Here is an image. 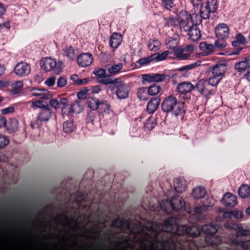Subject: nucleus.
<instances>
[{
	"mask_svg": "<svg viewBox=\"0 0 250 250\" xmlns=\"http://www.w3.org/2000/svg\"><path fill=\"white\" fill-rule=\"evenodd\" d=\"M151 234H146L149 238L154 239L156 242L160 244L163 247H173L175 249L176 244L174 241L168 235H170L167 232H162L161 225L156 223L153 224L148 229Z\"/></svg>",
	"mask_w": 250,
	"mask_h": 250,
	"instance_id": "nucleus-1",
	"label": "nucleus"
},
{
	"mask_svg": "<svg viewBox=\"0 0 250 250\" xmlns=\"http://www.w3.org/2000/svg\"><path fill=\"white\" fill-rule=\"evenodd\" d=\"M185 104L184 102H178L177 99L172 96L167 97L161 104V109L166 113H172L177 117H183L186 113Z\"/></svg>",
	"mask_w": 250,
	"mask_h": 250,
	"instance_id": "nucleus-2",
	"label": "nucleus"
},
{
	"mask_svg": "<svg viewBox=\"0 0 250 250\" xmlns=\"http://www.w3.org/2000/svg\"><path fill=\"white\" fill-rule=\"evenodd\" d=\"M227 70V64L225 61L218 62L209 67L208 74L209 83L213 84H218L224 77Z\"/></svg>",
	"mask_w": 250,
	"mask_h": 250,
	"instance_id": "nucleus-3",
	"label": "nucleus"
},
{
	"mask_svg": "<svg viewBox=\"0 0 250 250\" xmlns=\"http://www.w3.org/2000/svg\"><path fill=\"white\" fill-rule=\"evenodd\" d=\"M108 86L114 93H116L119 99H125L128 97L129 88L128 85L120 78L113 79Z\"/></svg>",
	"mask_w": 250,
	"mask_h": 250,
	"instance_id": "nucleus-4",
	"label": "nucleus"
},
{
	"mask_svg": "<svg viewBox=\"0 0 250 250\" xmlns=\"http://www.w3.org/2000/svg\"><path fill=\"white\" fill-rule=\"evenodd\" d=\"M238 229L234 236L229 237L230 243L232 245L240 246L243 250H250V240L244 241L238 239L241 237L249 235L250 231L248 229H244L242 227H238Z\"/></svg>",
	"mask_w": 250,
	"mask_h": 250,
	"instance_id": "nucleus-5",
	"label": "nucleus"
},
{
	"mask_svg": "<svg viewBox=\"0 0 250 250\" xmlns=\"http://www.w3.org/2000/svg\"><path fill=\"white\" fill-rule=\"evenodd\" d=\"M40 64L41 68L45 71L54 70L57 73H59L62 70L63 63L62 61L57 62L55 59L45 58L42 60Z\"/></svg>",
	"mask_w": 250,
	"mask_h": 250,
	"instance_id": "nucleus-6",
	"label": "nucleus"
},
{
	"mask_svg": "<svg viewBox=\"0 0 250 250\" xmlns=\"http://www.w3.org/2000/svg\"><path fill=\"white\" fill-rule=\"evenodd\" d=\"M200 234V230L198 227L195 226L187 227L186 225L177 227L174 235L182 236L186 235L191 237H197Z\"/></svg>",
	"mask_w": 250,
	"mask_h": 250,
	"instance_id": "nucleus-7",
	"label": "nucleus"
},
{
	"mask_svg": "<svg viewBox=\"0 0 250 250\" xmlns=\"http://www.w3.org/2000/svg\"><path fill=\"white\" fill-rule=\"evenodd\" d=\"M217 85V84H213L210 83L209 79L208 78V80L204 79L199 80L195 86V89L202 94L207 96L212 94L213 90L210 89L209 86H215Z\"/></svg>",
	"mask_w": 250,
	"mask_h": 250,
	"instance_id": "nucleus-8",
	"label": "nucleus"
},
{
	"mask_svg": "<svg viewBox=\"0 0 250 250\" xmlns=\"http://www.w3.org/2000/svg\"><path fill=\"white\" fill-rule=\"evenodd\" d=\"M193 45H187L184 48L178 47L174 52V55L178 60H187L190 59V53L194 50Z\"/></svg>",
	"mask_w": 250,
	"mask_h": 250,
	"instance_id": "nucleus-9",
	"label": "nucleus"
},
{
	"mask_svg": "<svg viewBox=\"0 0 250 250\" xmlns=\"http://www.w3.org/2000/svg\"><path fill=\"white\" fill-rule=\"evenodd\" d=\"M180 15L186 17L185 19H180L178 22L180 28L181 30L188 32L191 28L192 22H194L192 20V16L186 11H181Z\"/></svg>",
	"mask_w": 250,
	"mask_h": 250,
	"instance_id": "nucleus-10",
	"label": "nucleus"
},
{
	"mask_svg": "<svg viewBox=\"0 0 250 250\" xmlns=\"http://www.w3.org/2000/svg\"><path fill=\"white\" fill-rule=\"evenodd\" d=\"M31 67L30 65L24 62H18L14 69V73L19 77H25L30 74Z\"/></svg>",
	"mask_w": 250,
	"mask_h": 250,
	"instance_id": "nucleus-11",
	"label": "nucleus"
},
{
	"mask_svg": "<svg viewBox=\"0 0 250 250\" xmlns=\"http://www.w3.org/2000/svg\"><path fill=\"white\" fill-rule=\"evenodd\" d=\"M93 74L97 77V81L99 83L105 85L109 84L113 80L111 75H106V70L103 68L95 70Z\"/></svg>",
	"mask_w": 250,
	"mask_h": 250,
	"instance_id": "nucleus-12",
	"label": "nucleus"
},
{
	"mask_svg": "<svg viewBox=\"0 0 250 250\" xmlns=\"http://www.w3.org/2000/svg\"><path fill=\"white\" fill-rule=\"evenodd\" d=\"M168 76L165 74L152 73L144 74L142 76L143 80L150 83H160L168 80Z\"/></svg>",
	"mask_w": 250,
	"mask_h": 250,
	"instance_id": "nucleus-13",
	"label": "nucleus"
},
{
	"mask_svg": "<svg viewBox=\"0 0 250 250\" xmlns=\"http://www.w3.org/2000/svg\"><path fill=\"white\" fill-rule=\"evenodd\" d=\"M201 23L202 20L201 19L195 23L192 22L191 28L188 32L189 38L193 42L198 41L201 39V31L198 26Z\"/></svg>",
	"mask_w": 250,
	"mask_h": 250,
	"instance_id": "nucleus-14",
	"label": "nucleus"
},
{
	"mask_svg": "<svg viewBox=\"0 0 250 250\" xmlns=\"http://www.w3.org/2000/svg\"><path fill=\"white\" fill-rule=\"evenodd\" d=\"M80 105L78 103L75 102L72 104L68 103V100L66 98V101L64 104H62L61 106L62 113L63 115H69L72 113H78L79 111L77 110L78 108H80Z\"/></svg>",
	"mask_w": 250,
	"mask_h": 250,
	"instance_id": "nucleus-15",
	"label": "nucleus"
},
{
	"mask_svg": "<svg viewBox=\"0 0 250 250\" xmlns=\"http://www.w3.org/2000/svg\"><path fill=\"white\" fill-rule=\"evenodd\" d=\"M215 33L217 38L227 39L229 34V27L225 23H220L215 28Z\"/></svg>",
	"mask_w": 250,
	"mask_h": 250,
	"instance_id": "nucleus-16",
	"label": "nucleus"
},
{
	"mask_svg": "<svg viewBox=\"0 0 250 250\" xmlns=\"http://www.w3.org/2000/svg\"><path fill=\"white\" fill-rule=\"evenodd\" d=\"M172 209L175 211L184 209L186 207L185 201L179 196H173L170 200Z\"/></svg>",
	"mask_w": 250,
	"mask_h": 250,
	"instance_id": "nucleus-17",
	"label": "nucleus"
},
{
	"mask_svg": "<svg viewBox=\"0 0 250 250\" xmlns=\"http://www.w3.org/2000/svg\"><path fill=\"white\" fill-rule=\"evenodd\" d=\"M93 55L90 53H81L77 57V63L79 65L82 67L89 66L93 62Z\"/></svg>",
	"mask_w": 250,
	"mask_h": 250,
	"instance_id": "nucleus-18",
	"label": "nucleus"
},
{
	"mask_svg": "<svg viewBox=\"0 0 250 250\" xmlns=\"http://www.w3.org/2000/svg\"><path fill=\"white\" fill-rule=\"evenodd\" d=\"M52 112L49 108V105L46 104V107L41 109V111L38 114V118L36 120V124L39 126V122L41 123L43 122H47L51 118Z\"/></svg>",
	"mask_w": 250,
	"mask_h": 250,
	"instance_id": "nucleus-19",
	"label": "nucleus"
},
{
	"mask_svg": "<svg viewBox=\"0 0 250 250\" xmlns=\"http://www.w3.org/2000/svg\"><path fill=\"white\" fill-rule=\"evenodd\" d=\"M129 222L124 218H117L115 219L111 223V226L113 228H117L121 230H123L126 229L130 228Z\"/></svg>",
	"mask_w": 250,
	"mask_h": 250,
	"instance_id": "nucleus-20",
	"label": "nucleus"
},
{
	"mask_svg": "<svg viewBox=\"0 0 250 250\" xmlns=\"http://www.w3.org/2000/svg\"><path fill=\"white\" fill-rule=\"evenodd\" d=\"M222 203L226 207H234L237 204V197L230 192L227 193L223 196Z\"/></svg>",
	"mask_w": 250,
	"mask_h": 250,
	"instance_id": "nucleus-21",
	"label": "nucleus"
},
{
	"mask_svg": "<svg viewBox=\"0 0 250 250\" xmlns=\"http://www.w3.org/2000/svg\"><path fill=\"white\" fill-rule=\"evenodd\" d=\"M31 92L33 96H38L40 99L43 100L50 99L52 97L49 91L45 89L33 88Z\"/></svg>",
	"mask_w": 250,
	"mask_h": 250,
	"instance_id": "nucleus-22",
	"label": "nucleus"
},
{
	"mask_svg": "<svg viewBox=\"0 0 250 250\" xmlns=\"http://www.w3.org/2000/svg\"><path fill=\"white\" fill-rule=\"evenodd\" d=\"M250 60L244 58L241 61L235 63V69L239 73H242L250 68Z\"/></svg>",
	"mask_w": 250,
	"mask_h": 250,
	"instance_id": "nucleus-23",
	"label": "nucleus"
},
{
	"mask_svg": "<svg viewBox=\"0 0 250 250\" xmlns=\"http://www.w3.org/2000/svg\"><path fill=\"white\" fill-rule=\"evenodd\" d=\"M194 89L195 86L188 82H182L177 86V91L182 94H186Z\"/></svg>",
	"mask_w": 250,
	"mask_h": 250,
	"instance_id": "nucleus-24",
	"label": "nucleus"
},
{
	"mask_svg": "<svg viewBox=\"0 0 250 250\" xmlns=\"http://www.w3.org/2000/svg\"><path fill=\"white\" fill-rule=\"evenodd\" d=\"M161 102L159 96L152 98L147 103L146 110L149 114H153L158 108Z\"/></svg>",
	"mask_w": 250,
	"mask_h": 250,
	"instance_id": "nucleus-25",
	"label": "nucleus"
},
{
	"mask_svg": "<svg viewBox=\"0 0 250 250\" xmlns=\"http://www.w3.org/2000/svg\"><path fill=\"white\" fill-rule=\"evenodd\" d=\"M122 40V36L119 33L115 32L110 37L109 45L114 49H117L121 44Z\"/></svg>",
	"mask_w": 250,
	"mask_h": 250,
	"instance_id": "nucleus-26",
	"label": "nucleus"
},
{
	"mask_svg": "<svg viewBox=\"0 0 250 250\" xmlns=\"http://www.w3.org/2000/svg\"><path fill=\"white\" fill-rule=\"evenodd\" d=\"M162 232H167L170 235H168L171 238L175 241L171 237V234L168 233V231H172L173 229V219L171 217H169L166 219L163 223L161 225ZM175 242V241H174Z\"/></svg>",
	"mask_w": 250,
	"mask_h": 250,
	"instance_id": "nucleus-27",
	"label": "nucleus"
},
{
	"mask_svg": "<svg viewBox=\"0 0 250 250\" xmlns=\"http://www.w3.org/2000/svg\"><path fill=\"white\" fill-rule=\"evenodd\" d=\"M216 11H213L211 8L208 7L205 5L204 3H201L200 7V16L198 17L199 20L202 18L204 20L208 19L210 18V14L211 13H214ZM196 18L198 16L196 15Z\"/></svg>",
	"mask_w": 250,
	"mask_h": 250,
	"instance_id": "nucleus-28",
	"label": "nucleus"
},
{
	"mask_svg": "<svg viewBox=\"0 0 250 250\" xmlns=\"http://www.w3.org/2000/svg\"><path fill=\"white\" fill-rule=\"evenodd\" d=\"M174 186L177 192L182 193L186 188V182L183 177H179L174 180Z\"/></svg>",
	"mask_w": 250,
	"mask_h": 250,
	"instance_id": "nucleus-29",
	"label": "nucleus"
},
{
	"mask_svg": "<svg viewBox=\"0 0 250 250\" xmlns=\"http://www.w3.org/2000/svg\"><path fill=\"white\" fill-rule=\"evenodd\" d=\"M158 115L156 114L155 116H151L146 120L144 124V127L146 130L150 131L152 130L157 124V117Z\"/></svg>",
	"mask_w": 250,
	"mask_h": 250,
	"instance_id": "nucleus-30",
	"label": "nucleus"
},
{
	"mask_svg": "<svg viewBox=\"0 0 250 250\" xmlns=\"http://www.w3.org/2000/svg\"><path fill=\"white\" fill-rule=\"evenodd\" d=\"M123 65L122 63H118V64H114L108 65L107 67V70L110 73V75H115L118 74L123 69Z\"/></svg>",
	"mask_w": 250,
	"mask_h": 250,
	"instance_id": "nucleus-31",
	"label": "nucleus"
},
{
	"mask_svg": "<svg viewBox=\"0 0 250 250\" xmlns=\"http://www.w3.org/2000/svg\"><path fill=\"white\" fill-rule=\"evenodd\" d=\"M7 131L10 133H14L18 130L19 128V122L18 120L15 118L11 119L7 125L6 126Z\"/></svg>",
	"mask_w": 250,
	"mask_h": 250,
	"instance_id": "nucleus-32",
	"label": "nucleus"
},
{
	"mask_svg": "<svg viewBox=\"0 0 250 250\" xmlns=\"http://www.w3.org/2000/svg\"><path fill=\"white\" fill-rule=\"evenodd\" d=\"M166 44L167 48L173 50V53L177 49L178 45V41L177 39H174L170 37H168L166 40Z\"/></svg>",
	"mask_w": 250,
	"mask_h": 250,
	"instance_id": "nucleus-33",
	"label": "nucleus"
},
{
	"mask_svg": "<svg viewBox=\"0 0 250 250\" xmlns=\"http://www.w3.org/2000/svg\"><path fill=\"white\" fill-rule=\"evenodd\" d=\"M206 194V189L202 187H198L193 189L192 195L195 199L204 198Z\"/></svg>",
	"mask_w": 250,
	"mask_h": 250,
	"instance_id": "nucleus-34",
	"label": "nucleus"
},
{
	"mask_svg": "<svg viewBox=\"0 0 250 250\" xmlns=\"http://www.w3.org/2000/svg\"><path fill=\"white\" fill-rule=\"evenodd\" d=\"M200 230L208 235H213L217 231L216 228L212 225H203Z\"/></svg>",
	"mask_w": 250,
	"mask_h": 250,
	"instance_id": "nucleus-35",
	"label": "nucleus"
},
{
	"mask_svg": "<svg viewBox=\"0 0 250 250\" xmlns=\"http://www.w3.org/2000/svg\"><path fill=\"white\" fill-rule=\"evenodd\" d=\"M160 45L161 42L159 40L153 38L149 39L148 42L147 47L149 50L156 52L158 51L160 49Z\"/></svg>",
	"mask_w": 250,
	"mask_h": 250,
	"instance_id": "nucleus-36",
	"label": "nucleus"
},
{
	"mask_svg": "<svg viewBox=\"0 0 250 250\" xmlns=\"http://www.w3.org/2000/svg\"><path fill=\"white\" fill-rule=\"evenodd\" d=\"M238 195L242 198H246L250 196V186L244 185L241 186L238 190Z\"/></svg>",
	"mask_w": 250,
	"mask_h": 250,
	"instance_id": "nucleus-37",
	"label": "nucleus"
},
{
	"mask_svg": "<svg viewBox=\"0 0 250 250\" xmlns=\"http://www.w3.org/2000/svg\"><path fill=\"white\" fill-rule=\"evenodd\" d=\"M66 101V98H60L58 99H53L50 100L49 104L53 108L57 109L61 108L62 104H64Z\"/></svg>",
	"mask_w": 250,
	"mask_h": 250,
	"instance_id": "nucleus-38",
	"label": "nucleus"
},
{
	"mask_svg": "<svg viewBox=\"0 0 250 250\" xmlns=\"http://www.w3.org/2000/svg\"><path fill=\"white\" fill-rule=\"evenodd\" d=\"M75 129L76 126L72 121H66L63 124V130L66 133H72Z\"/></svg>",
	"mask_w": 250,
	"mask_h": 250,
	"instance_id": "nucleus-39",
	"label": "nucleus"
},
{
	"mask_svg": "<svg viewBox=\"0 0 250 250\" xmlns=\"http://www.w3.org/2000/svg\"><path fill=\"white\" fill-rule=\"evenodd\" d=\"M162 90V87L156 84H153L147 87V93L150 96H156Z\"/></svg>",
	"mask_w": 250,
	"mask_h": 250,
	"instance_id": "nucleus-40",
	"label": "nucleus"
},
{
	"mask_svg": "<svg viewBox=\"0 0 250 250\" xmlns=\"http://www.w3.org/2000/svg\"><path fill=\"white\" fill-rule=\"evenodd\" d=\"M199 47L201 50L206 51L207 54H210L212 53L215 49L214 45L208 43L206 42H201Z\"/></svg>",
	"mask_w": 250,
	"mask_h": 250,
	"instance_id": "nucleus-41",
	"label": "nucleus"
},
{
	"mask_svg": "<svg viewBox=\"0 0 250 250\" xmlns=\"http://www.w3.org/2000/svg\"><path fill=\"white\" fill-rule=\"evenodd\" d=\"M100 100L96 98H91L87 100L88 107L93 111L97 110L99 108Z\"/></svg>",
	"mask_w": 250,
	"mask_h": 250,
	"instance_id": "nucleus-42",
	"label": "nucleus"
},
{
	"mask_svg": "<svg viewBox=\"0 0 250 250\" xmlns=\"http://www.w3.org/2000/svg\"><path fill=\"white\" fill-rule=\"evenodd\" d=\"M23 86L22 83L21 81H17L11 85V93L12 94H17L21 91Z\"/></svg>",
	"mask_w": 250,
	"mask_h": 250,
	"instance_id": "nucleus-43",
	"label": "nucleus"
},
{
	"mask_svg": "<svg viewBox=\"0 0 250 250\" xmlns=\"http://www.w3.org/2000/svg\"><path fill=\"white\" fill-rule=\"evenodd\" d=\"M164 25L165 27H175L177 25V19L173 16L164 18Z\"/></svg>",
	"mask_w": 250,
	"mask_h": 250,
	"instance_id": "nucleus-44",
	"label": "nucleus"
},
{
	"mask_svg": "<svg viewBox=\"0 0 250 250\" xmlns=\"http://www.w3.org/2000/svg\"><path fill=\"white\" fill-rule=\"evenodd\" d=\"M63 51L64 52V56H66L69 60H73L75 57V51L72 46H66L63 49Z\"/></svg>",
	"mask_w": 250,
	"mask_h": 250,
	"instance_id": "nucleus-45",
	"label": "nucleus"
},
{
	"mask_svg": "<svg viewBox=\"0 0 250 250\" xmlns=\"http://www.w3.org/2000/svg\"><path fill=\"white\" fill-rule=\"evenodd\" d=\"M169 52L168 51H165L161 54L159 53H155L152 54L153 59H154V61L155 62H160L163 60H165L167 59L168 55L169 54Z\"/></svg>",
	"mask_w": 250,
	"mask_h": 250,
	"instance_id": "nucleus-46",
	"label": "nucleus"
},
{
	"mask_svg": "<svg viewBox=\"0 0 250 250\" xmlns=\"http://www.w3.org/2000/svg\"><path fill=\"white\" fill-rule=\"evenodd\" d=\"M201 64V61H198L195 62L193 63L183 66L180 68L177 69L179 71H188L189 70H191L197 66H199Z\"/></svg>",
	"mask_w": 250,
	"mask_h": 250,
	"instance_id": "nucleus-47",
	"label": "nucleus"
},
{
	"mask_svg": "<svg viewBox=\"0 0 250 250\" xmlns=\"http://www.w3.org/2000/svg\"><path fill=\"white\" fill-rule=\"evenodd\" d=\"M110 105L107 101L105 100L100 101L99 108H98L99 113L103 114L109 110Z\"/></svg>",
	"mask_w": 250,
	"mask_h": 250,
	"instance_id": "nucleus-48",
	"label": "nucleus"
},
{
	"mask_svg": "<svg viewBox=\"0 0 250 250\" xmlns=\"http://www.w3.org/2000/svg\"><path fill=\"white\" fill-rule=\"evenodd\" d=\"M75 202L79 205L81 206L85 201V195L81 191H77L75 194Z\"/></svg>",
	"mask_w": 250,
	"mask_h": 250,
	"instance_id": "nucleus-49",
	"label": "nucleus"
},
{
	"mask_svg": "<svg viewBox=\"0 0 250 250\" xmlns=\"http://www.w3.org/2000/svg\"><path fill=\"white\" fill-rule=\"evenodd\" d=\"M174 1V0H161V2L165 9L170 11L171 8L175 6Z\"/></svg>",
	"mask_w": 250,
	"mask_h": 250,
	"instance_id": "nucleus-50",
	"label": "nucleus"
},
{
	"mask_svg": "<svg viewBox=\"0 0 250 250\" xmlns=\"http://www.w3.org/2000/svg\"><path fill=\"white\" fill-rule=\"evenodd\" d=\"M225 39H218L215 40L214 42V48L223 49L226 47L227 42Z\"/></svg>",
	"mask_w": 250,
	"mask_h": 250,
	"instance_id": "nucleus-51",
	"label": "nucleus"
},
{
	"mask_svg": "<svg viewBox=\"0 0 250 250\" xmlns=\"http://www.w3.org/2000/svg\"><path fill=\"white\" fill-rule=\"evenodd\" d=\"M152 61H154V59H153L152 55H151L147 57L140 59L138 61V62L141 66H143L148 65Z\"/></svg>",
	"mask_w": 250,
	"mask_h": 250,
	"instance_id": "nucleus-52",
	"label": "nucleus"
},
{
	"mask_svg": "<svg viewBox=\"0 0 250 250\" xmlns=\"http://www.w3.org/2000/svg\"><path fill=\"white\" fill-rule=\"evenodd\" d=\"M204 4L211 8L213 11H216L218 7V0H207V1Z\"/></svg>",
	"mask_w": 250,
	"mask_h": 250,
	"instance_id": "nucleus-53",
	"label": "nucleus"
},
{
	"mask_svg": "<svg viewBox=\"0 0 250 250\" xmlns=\"http://www.w3.org/2000/svg\"><path fill=\"white\" fill-rule=\"evenodd\" d=\"M147 92V87H140L138 89L137 91V95L138 97L142 100H146V92Z\"/></svg>",
	"mask_w": 250,
	"mask_h": 250,
	"instance_id": "nucleus-54",
	"label": "nucleus"
},
{
	"mask_svg": "<svg viewBox=\"0 0 250 250\" xmlns=\"http://www.w3.org/2000/svg\"><path fill=\"white\" fill-rule=\"evenodd\" d=\"M204 198L201 199V203L202 204V206L203 207H205V208H208V207H212L214 205L213 201L211 198L208 197L206 199Z\"/></svg>",
	"mask_w": 250,
	"mask_h": 250,
	"instance_id": "nucleus-55",
	"label": "nucleus"
},
{
	"mask_svg": "<svg viewBox=\"0 0 250 250\" xmlns=\"http://www.w3.org/2000/svg\"><path fill=\"white\" fill-rule=\"evenodd\" d=\"M9 143V140L6 136L0 134V149L6 146Z\"/></svg>",
	"mask_w": 250,
	"mask_h": 250,
	"instance_id": "nucleus-56",
	"label": "nucleus"
},
{
	"mask_svg": "<svg viewBox=\"0 0 250 250\" xmlns=\"http://www.w3.org/2000/svg\"><path fill=\"white\" fill-rule=\"evenodd\" d=\"M67 83V79L65 77L61 76L57 80V85L59 88L64 86Z\"/></svg>",
	"mask_w": 250,
	"mask_h": 250,
	"instance_id": "nucleus-57",
	"label": "nucleus"
},
{
	"mask_svg": "<svg viewBox=\"0 0 250 250\" xmlns=\"http://www.w3.org/2000/svg\"><path fill=\"white\" fill-rule=\"evenodd\" d=\"M46 103H43L42 101L38 100L33 102L32 103V106L33 107L43 109V108L46 107Z\"/></svg>",
	"mask_w": 250,
	"mask_h": 250,
	"instance_id": "nucleus-58",
	"label": "nucleus"
},
{
	"mask_svg": "<svg viewBox=\"0 0 250 250\" xmlns=\"http://www.w3.org/2000/svg\"><path fill=\"white\" fill-rule=\"evenodd\" d=\"M235 40H237L239 43H241L242 45H244L247 43V40L244 35L239 33L236 34L235 37Z\"/></svg>",
	"mask_w": 250,
	"mask_h": 250,
	"instance_id": "nucleus-59",
	"label": "nucleus"
},
{
	"mask_svg": "<svg viewBox=\"0 0 250 250\" xmlns=\"http://www.w3.org/2000/svg\"><path fill=\"white\" fill-rule=\"evenodd\" d=\"M207 208H205V207L203 206L196 207L194 208L192 214H200L207 211Z\"/></svg>",
	"mask_w": 250,
	"mask_h": 250,
	"instance_id": "nucleus-60",
	"label": "nucleus"
},
{
	"mask_svg": "<svg viewBox=\"0 0 250 250\" xmlns=\"http://www.w3.org/2000/svg\"><path fill=\"white\" fill-rule=\"evenodd\" d=\"M15 109L13 106H9L8 107L2 109L1 110V113L2 115L8 114L12 113L14 112Z\"/></svg>",
	"mask_w": 250,
	"mask_h": 250,
	"instance_id": "nucleus-61",
	"label": "nucleus"
},
{
	"mask_svg": "<svg viewBox=\"0 0 250 250\" xmlns=\"http://www.w3.org/2000/svg\"><path fill=\"white\" fill-rule=\"evenodd\" d=\"M230 214L236 219H241L243 216V212L239 210L231 211Z\"/></svg>",
	"mask_w": 250,
	"mask_h": 250,
	"instance_id": "nucleus-62",
	"label": "nucleus"
},
{
	"mask_svg": "<svg viewBox=\"0 0 250 250\" xmlns=\"http://www.w3.org/2000/svg\"><path fill=\"white\" fill-rule=\"evenodd\" d=\"M55 77H51L47 79L45 82V83L48 86H53L55 83Z\"/></svg>",
	"mask_w": 250,
	"mask_h": 250,
	"instance_id": "nucleus-63",
	"label": "nucleus"
},
{
	"mask_svg": "<svg viewBox=\"0 0 250 250\" xmlns=\"http://www.w3.org/2000/svg\"><path fill=\"white\" fill-rule=\"evenodd\" d=\"M62 217H63L64 218L65 221L68 222H69V219L68 216L64 213L58 214L57 216L54 218V219L56 221H57L58 220L62 221V219L61 218Z\"/></svg>",
	"mask_w": 250,
	"mask_h": 250,
	"instance_id": "nucleus-64",
	"label": "nucleus"
}]
</instances>
